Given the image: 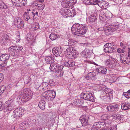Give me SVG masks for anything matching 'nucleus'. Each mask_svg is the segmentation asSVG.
Segmentation results:
<instances>
[{
  "label": "nucleus",
  "instance_id": "nucleus-1",
  "mask_svg": "<svg viewBox=\"0 0 130 130\" xmlns=\"http://www.w3.org/2000/svg\"><path fill=\"white\" fill-rule=\"evenodd\" d=\"M32 93L29 89H26L23 92L19 91L17 98L18 102H24L30 100L32 97Z\"/></svg>",
  "mask_w": 130,
  "mask_h": 130
},
{
  "label": "nucleus",
  "instance_id": "nucleus-2",
  "mask_svg": "<svg viewBox=\"0 0 130 130\" xmlns=\"http://www.w3.org/2000/svg\"><path fill=\"white\" fill-rule=\"evenodd\" d=\"M86 26L79 23L75 24L72 27L71 30L74 35H78V36L83 35L86 33L87 29Z\"/></svg>",
  "mask_w": 130,
  "mask_h": 130
},
{
  "label": "nucleus",
  "instance_id": "nucleus-3",
  "mask_svg": "<svg viewBox=\"0 0 130 130\" xmlns=\"http://www.w3.org/2000/svg\"><path fill=\"white\" fill-rule=\"evenodd\" d=\"M122 116L118 115L113 113L112 115L105 114L101 116V118L103 120H106L105 122L108 124H110L113 119H115L117 120H120L123 118Z\"/></svg>",
  "mask_w": 130,
  "mask_h": 130
},
{
  "label": "nucleus",
  "instance_id": "nucleus-4",
  "mask_svg": "<svg viewBox=\"0 0 130 130\" xmlns=\"http://www.w3.org/2000/svg\"><path fill=\"white\" fill-rule=\"evenodd\" d=\"M22 49V46L20 45L12 46L9 48L8 51L12 56L16 58L19 56V52L21 51Z\"/></svg>",
  "mask_w": 130,
  "mask_h": 130
},
{
  "label": "nucleus",
  "instance_id": "nucleus-5",
  "mask_svg": "<svg viewBox=\"0 0 130 130\" xmlns=\"http://www.w3.org/2000/svg\"><path fill=\"white\" fill-rule=\"evenodd\" d=\"M66 51L68 55H69V57L71 59H75L77 58L78 55V53L73 47H69L67 48Z\"/></svg>",
  "mask_w": 130,
  "mask_h": 130
},
{
  "label": "nucleus",
  "instance_id": "nucleus-6",
  "mask_svg": "<svg viewBox=\"0 0 130 130\" xmlns=\"http://www.w3.org/2000/svg\"><path fill=\"white\" fill-rule=\"evenodd\" d=\"M105 64L110 68L115 69L118 65L116 59L113 58H111L107 60L105 62Z\"/></svg>",
  "mask_w": 130,
  "mask_h": 130
},
{
  "label": "nucleus",
  "instance_id": "nucleus-7",
  "mask_svg": "<svg viewBox=\"0 0 130 130\" xmlns=\"http://www.w3.org/2000/svg\"><path fill=\"white\" fill-rule=\"evenodd\" d=\"M118 28V26L115 25L106 26L101 28H99L98 30L99 31L104 30V31L108 32H113L117 30Z\"/></svg>",
  "mask_w": 130,
  "mask_h": 130
},
{
  "label": "nucleus",
  "instance_id": "nucleus-8",
  "mask_svg": "<svg viewBox=\"0 0 130 130\" xmlns=\"http://www.w3.org/2000/svg\"><path fill=\"white\" fill-rule=\"evenodd\" d=\"M83 98L85 100L94 102L95 98L93 94L88 91H84L82 93Z\"/></svg>",
  "mask_w": 130,
  "mask_h": 130
},
{
  "label": "nucleus",
  "instance_id": "nucleus-9",
  "mask_svg": "<svg viewBox=\"0 0 130 130\" xmlns=\"http://www.w3.org/2000/svg\"><path fill=\"white\" fill-rule=\"evenodd\" d=\"M120 61L121 62L126 64L130 62V48H128V55L122 54L120 56Z\"/></svg>",
  "mask_w": 130,
  "mask_h": 130
},
{
  "label": "nucleus",
  "instance_id": "nucleus-10",
  "mask_svg": "<svg viewBox=\"0 0 130 130\" xmlns=\"http://www.w3.org/2000/svg\"><path fill=\"white\" fill-rule=\"evenodd\" d=\"M113 96V90L108 88L104 89L102 91L101 98L106 99L108 97H112Z\"/></svg>",
  "mask_w": 130,
  "mask_h": 130
},
{
  "label": "nucleus",
  "instance_id": "nucleus-11",
  "mask_svg": "<svg viewBox=\"0 0 130 130\" xmlns=\"http://www.w3.org/2000/svg\"><path fill=\"white\" fill-rule=\"evenodd\" d=\"M103 120L105 121L104 122H98L94 123L92 127L91 130H98L101 127L102 128H103L105 125H106V124H108L106 123V120Z\"/></svg>",
  "mask_w": 130,
  "mask_h": 130
},
{
  "label": "nucleus",
  "instance_id": "nucleus-12",
  "mask_svg": "<svg viewBox=\"0 0 130 130\" xmlns=\"http://www.w3.org/2000/svg\"><path fill=\"white\" fill-rule=\"evenodd\" d=\"M13 99H9L5 102L6 107L5 108L7 111H9L13 110L15 108V106L13 104Z\"/></svg>",
  "mask_w": 130,
  "mask_h": 130
},
{
  "label": "nucleus",
  "instance_id": "nucleus-13",
  "mask_svg": "<svg viewBox=\"0 0 130 130\" xmlns=\"http://www.w3.org/2000/svg\"><path fill=\"white\" fill-rule=\"evenodd\" d=\"M106 12L108 14V15L104 12V11H101L100 12L99 17L101 20L104 21V19L107 18L110 19L112 17L113 15L111 13L108 11Z\"/></svg>",
  "mask_w": 130,
  "mask_h": 130
},
{
  "label": "nucleus",
  "instance_id": "nucleus-14",
  "mask_svg": "<svg viewBox=\"0 0 130 130\" xmlns=\"http://www.w3.org/2000/svg\"><path fill=\"white\" fill-rule=\"evenodd\" d=\"M113 45L112 43H106L104 46V51L106 53L112 52L113 50L114 49V47H112Z\"/></svg>",
  "mask_w": 130,
  "mask_h": 130
},
{
  "label": "nucleus",
  "instance_id": "nucleus-15",
  "mask_svg": "<svg viewBox=\"0 0 130 130\" xmlns=\"http://www.w3.org/2000/svg\"><path fill=\"white\" fill-rule=\"evenodd\" d=\"M88 117L87 116L83 115L80 118L79 120L83 126L87 125L88 124Z\"/></svg>",
  "mask_w": 130,
  "mask_h": 130
},
{
  "label": "nucleus",
  "instance_id": "nucleus-16",
  "mask_svg": "<svg viewBox=\"0 0 130 130\" xmlns=\"http://www.w3.org/2000/svg\"><path fill=\"white\" fill-rule=\"evenodd\" d=\"M14 23L18 25V26L20 27V28L22 29L24 26V22L20 18L17 17L14 19Z\"/></svg>",
  "mask_w": 130,
  "mask_h": 130
},
{
  "label": "nucleus",
  "instance_id": "nucleus-17",
  "mask_svg": "<svg viewBox=\"0 0 130 130\" xmlns=\"http://www.w3.org/2000/svg\"><path fill=\"white\" fill-rule=\"evenodd\" d=\"M15 2H16V4H13L14 6H23L26 5L27 0H15Z\"/></svg>",
  "mask_w": 130,
  "mask_h": 130
},
{
  "label": "nucleus",
  "instance_id": "nucleus-18",
  "mask_svg": "<svg viewBox=\"0 0 130 130\" xmlns=\"http://www.w3.org/2000/svg\"><path fill=\"white\" fill-rule=\"evenodd\" d=\"M63 67L62 65L60 66L58 69L55 71V74L57 76L60 77L62 76L63 73V71L62 70Z\"/></svg>",
  "mask_w": 130,
  "mask_h": 130
},
{
  "label": "nucleus",
  "instance_id": "nucleus-19",
  "mask_svg": "<svg viewBox=\"0 0 130 130\" xmlns=\"http://www.w3.org/2000/svg\"><path fill=\"white\" fill-rule=\"evenodd\" d=\"M96 70L99 73L102 74H104L106 73L107 69L105 67L98 66L96 68Z\"/></svg>",
  "mask_w": 130,
  "mask_h": 130
},
{
  "label": "nucleus",
  "instance_id": "nucleus-20",
  "mask_svg": "<svg viewBox=\"0 0 130 130\" xmlns=\"http://www.w3.org/2000/svg\"><path fill=\"white\" fill-rule=\"evenodd\" d=\"M36 3L34 2V5L35 6L37 9L39 10H43L44 8L45 5L43 3Z\"/></svg>",
  "mask_w": 130,
  "mask_h": 130
},
{
  "label": "nucleus",
  "instance_id": "nucleus-21",
  "mask_svg": "<svg viewBox=\"0 0 130 130\" xmlns=\"http://www.w3.org/2000/svg\"><path fill=\"white\" fill-rule=\"evenodd\" d=\"M61 48L60 47H56L53 48L52 52L53 55L56 57L59 56L61 53Z\"/></svg>",
  "mask_w": 130,
  "mask_h": 130
},
{
  "label": "nucleus",
  "instance_id": "nucleus-22",
  "mask_svg": "<svg viewBox=\"0 0 130 130\" xmlns=\"http://www.w3.org/2000/svg\"><path fill=\"white\" fill-rule=\"evenodd\" d=\"M59 66L56 62L50 64V69L51 71L55 72L58 69Z\"/></svg>",
  "mask_w": 130,
  "mask_h": 130
},
{
  "label": "nucleus",
  "instance_id": "nucleus-23",
  "mask_svg": "<svg viewBox=\"0 0 130 130\" xmlns=\"http://www.w3.org/2000/svg\"><path fill=\"white\" fill-rule=\"evenodd\" d=\"M82 56L87 58H89L91 56V53L89 50H85L81 53Z\"/></svg>",
  "mask_w": 130,
  "mask_h": 130
},
{
  "label": "nucleus",
  "instance_id": "nucleus-24",
  "mask_svg": "<svg viewBox=\"0 0 130 130\" xmlns=\"http://www.w3.org/2000/svg\"><path fill=\"white\" fill-rule=\"evenodd\" d=\"M118 107L117 105H110L107 106L106 108L107 110L108 111H115L117 109Z\"/></svg>",
  "mask_w": 130,
  "mask_h": 130
},
{
  "label": "nucleus",
  "instance_id": "nucleus-25",
  "mask_svg": "<svg viewBox=\"0 0 130 130\" xmlns=\"http://www.w3.org/2000/svg\"><path fill=\"white\" fill-rule=\"evenodd\" d=\"M28 14H28L27 12H25L23 15V18L26 21H28V23L29 24H30L33 22V19L30 18V16L28 15Z\"/></svg>",
  "mask_w": 130,
  "mask_h": 130
},
{
  "label": "nucleus",
  "instance_id": "nucleus-26",
  "mask_svg": "<svg viewBox=\"0 0 130 130\" xmlns=\"http://www.w3.org/2000/svg\"><path fill=\"white\" fill-rule=\"evenodd\" d=\"M60 12L64 18H66L69 17L68 15L69 13L68 8L62 9L60 11Z\"/></svg>",
  "mask_w": 130,
  "mask_h": 130
},
{
  "label": "nucleus",
  "instance_id": "nucleus-27",
  "mask_svg": "<svg viewBox=\"0 0 130 130\" xmlns=\"http://www.w3.org/2000/svg\"><path fill=\"white\" fill-rule=\"evenodd\" d=\"M19 109L18 108L15 109L13 112L12 115L13 118H17L23 115V113H20L18 112Z\"/></svg>",
  "mask_w": 130,
  "mask_h": 130
},
{
  "label": "nucleus",
  "instance_id": "nucleus-28",
  "mask_svg": "<svg viewBox=\"0 0 130 130\" xmlns=\"http://www.w3.org/2000/svg\"><path fill=\"white\" fill-rule=\"evenodd\" d=\"M69 14L68 15H69V17H74L76 14V13L74 10V8H73V7H70L68 8Z\"/></svg>",
  "mask_w": 130,
  "mask_h": 130
},
{
  "label": "nucleus",
  "instance_id": "nucleus-29",
  "mask_svg": "<svg viewBox=\"0 0 130 130\" xmlns=\"http://www.w3.org/2000/svg\"><path fill=\"white\" fill-rule=\"evenodd\" d=\"M96 76V74L94 72L88 73L86 76V78L87 80L93 79Z\"/></svg>",
  "mask_w": 130,
  "mask_h": 130
},
{
  "label": "nucleus",
  "instance_id": "nucleus-30",
  "mask_svg": "<svg viewBox=\"0 0 130 130\" xmlns=\"http://www.w3.org/2000/svg\"><path fill=\"white\" fill-rule=\"evenodd\" d=\"M49 92H50L49 94V96L47 98L48 99L52 100L55 98L56 96V92L54 90H49Z\"/></svg>",
  "mask_w": 130,
  "mask_h": 130
},
{
  "label": "nucleus",
  "instance_id": "nucleus-31",
  "mask_svg": "<svg viewBox=\"0 0 130 130\" xmlns=\"http://www.w3.org/2000/svg\"><path fill=\"white\" fill-rule=\"evenodd\" d=\"M108 3L106 2L101 1L100 4H99V6L103 9H106L108 7Z\"/></svg>",
  "mask_w": 130,
  "mask_h": 130
},
{
  "label": "nucleus",
  "instance_id": "nucleus-32",
  "mask_svg": "<svg viewBox=\"0 0 130 130\" xmlns=\"http://www.w3.org/2000/svg\"><path fill=\"white\" fill-rule=\"evenodd\" d=\"M62 3V6L63 7L67 8L68 7L69 8L70 6L71 5L70 2H68V0H63Z\"/></svg>",
  "mask_w": 130,
  "mask_h": 130
},
{
  "label": "nucleus",
  "instance_id": "nucleus-33",
  "mask_svg": "<svg viewBox=\"0 0 130 130\" xmlns=\"http://www.w3.org/2000/svg\"><path fill=\"white\" fill-rule=\"evenodd\" d=\"M10 55L8 54H4L2 55L0 57V60L2 61H5L8 59Z\"/></svg>",
  "mask_w": 130,
  "mask_h": 130
},
{
  "label": "nucleus",
  "instance_id": "nucleus-34",
  "mask_svg": "<svg viewBox=\"0 0 130 130\" xmlns=\"http://www.w3.org/2000/svg\"><path fill=\"white\" fill-rule=\"evenodd\" d=\"M50 85L48 84L46 82H43L39 86V88L43 90H46L48 89Z\"/></svg>",
  "mask_w": 130,
  "mask_h": 130
},
{
  "label": "nucleus",
  "instance_id": "nucleus-35",
  "mask_svg": "<svg viewBox=\"0 0 130 130\" xmlns=\"http://www.w3.org/2000/svg\"><path fill=\"white\" fill-rule=\"evenodd\" d=\"M54 58L50 56H47L45 58V61L47 64H51L54 61Z\"/></svg>",
  "mask_w": 130,
  "mask_h": 130
},
{
  "label": "nucleus",
  "instance_id": "nucleus-36",
  "mask_svg": "<svg viewBox=\"0 0 130 130\" xmlns=\"http://www.w3.org/2000/svg\"><path fill=\"white\" fill-rule=\"evenodd\" d=\"M74 105H77L81 106L83 105L84 103L83 100L80 99H76L74 102Z\"/></svg>",
  "mask_w": 130,
  "mask_h": 130
},
{
  "label": "nucleus",
  "instance_id": "nucleus-37",
  "mask_svg": "<svg viewBox=\"0 0 130 130\" xmlns=\"http://www.w3.org/2000/svg\"><path fill=\"white\" fill-rule=\"evenodd\" d=\"M45 101L43 100L40 101L38 104L39 108L42 110L44 109L45 108Z\"/></svg>",
  "mask_w": 130,
  "mask_h": 130
},
{
  "label": "nucleus",
  "instance_id": "nucleus-38",
  "mask_svg": "<svg viewBox=\"0 0 130 130\" xmlns=\"http://www.w3.org/2000/svg\"><path fill=\"white\" fill-rule=\"evenodd\" d=\"M8 39V36L6 34H4L1 40V43L4 45H5Z\"/></svg>",
  "mask_w": 130,
  "mask_h": 130
},
{
  "label": "nucleus",
  "instance_id": "nucleus-39",
  "mask_svg": "<svg viewBox=\"0 0 130 130\" xmlns=\"http://www.w3.org/2000/svg\"><path fill=\"white\" fill-rule=\"evenodd\" d=\"M130 108V104L124 103L121 105V108L124 110H126Z\"/></svg>",
  "mask_w": 130,
  "mask_h": 130
},
{
  "label": "nucleus",
  "instance_id": "nucleus-40",
  "mask_svg": "<svg viewBox=\"0 0 130 130\" xmlns=\"http://www.w3.org/2000/svg\"><path fill=\"white\" fill-rule=\"evenodd\" d=\"M20 127L22 128L23 127V129H26L27 128V127L28 126V124L27 121H24L22 122L19 124Z\"/></svg>",
  "mask_w": 130,
  "mask_h": 130
},
{
  "label": "nucleus",
  "instance_id": "nucleus-41",
  "mask_svg": "<svg viewBox=\"0 0 130 130\" xmlns=\"http://www.w3.org/2000/svg\"><path fill=\"white\" fill-rule=\"evenodd\" d=\"M76 41L72 39H69L68 41V45L74 46L76 43Z\"/></svg>",
  "mask_w": 130,
  "mask_h": 130
},
{
  "label": "nucleus",
  "instance_id": "nucleus-42",
  "mask_svg": "<svg viewBox=\"0 0 130 130\" xmlns=\"http://www.w3.org/2000/svg\"><path fill=\"white\" fill-rule=\"evenodd\" d=\"M32 28L34 30H36L39 28V24L36 22H34L32 25Z\"/></svg>",
  "mask_w": 130,
  "mask_h": 130
},
{
  "label": "nucleus",
  "instance_id": "nucleus-43",
  "mask_svg": "<svg viewBox=\"0 0 130 130\" xmlns=\"http://www.w3.org/2000/svg\"><path fill=\"white\" fill-rule=\"evenodd\" d=\"M1 3L0 4V8L1 9H8V6L5 4L2 1H1Z\"/></svg>",
  "mask_w": 130,
  "mask_h": 130
},
{
  "label": "nucleus",
  "instance_id": "nucleus-44",
  "mask_svg": "<svg viewBox=\"0 0 130 130\" xmlns=\"http://www.w3.org/2000/svg\"><path fill=\"white\" fill-rule=\"evenodd\" d=\"M31 14L33 15V19H32L33 20L38 16V12L35 10H32V11L31 12Z\"/></svg>",
  "mask_w": 130,
  "mask_h": 130
},
{
  "label": "nucleus",
  "instance_id": "nucleus-45",
  "mask_svg": "<svg viewBox=\"0 0 130 130\" xmlns=\"http://www.w3.org/2000/svg\"><path fill=\"white\" fill-rule=\"evenodd\" d=\"M58 37V35L56 34H51L50 36V38L52 40H55Z\"/></svg>",
  "mask_w": 130,
  "mask_h": 130
},
{
  "label": "nucleus",
  "instance_id": "nucleus-46",
  "mask_svg": "<svg viewBox=\"0 0 130 130\" xmlns=\"http://www.w3.org/2000/svg\"><path fill=\"white\" fill-rule=\"evenodd\" d=\"M27 39L28 40H29L33 39L34 36V35L32 33H29L27 34Z\"/></svg>",
  "mask_w": 130,
  "mask_h": 130
},
{
  "label": "nucleus",
  "instance_id": "nucleus-47",
  "mask_svg": "<svg viewBox=\"0 0 130 130\" xmlns=\"http://www.w3.org/2000/svg\"><path fill=\"white\" fill-rule=\"evenodd\" d=\"M123 95L127 98H130V90L127 91L123 93Z\"/></svg>",
  "mask_w": 130,
  "mask_h": 130
},
{
  "label": "nucleus",
  "instance_id": "nucleus-48",
  "mask_svg": "<svg viewBox=\"0 0 130 130\" xmlns=\"http://www.w3.org/2000/svg\"><path fill=\"white\" fill-rule=\"evenodd\" d=\"M89 19V20L90 22V23L92 24V23H93V22H95L97 18L95 17L94 16V17H93L91 18V17H89L87 18V19Z\"/></svg>",
  "mask_w": 130,
  "mask_h": 130
},
{
  "label": "nucleus",
  "instance_id": "nucleus-49",
  "mask_svg": "<svg viewBox=\"0 0 130 130\" xmlns=\"http://www.w3.org/2000/svg\"><path fill=\"white\" fill-rule=\"evenodd\" d=\"M6 87L4 85L1 86L0 87V95L4 92L6 89Z\"/></svg>",
  "mask_w": 130,
  "mask_h": 130
},
{
  "label": "nucleus",
  "instance_id": "nucleus-50",
  "mask_svg": "<svg viewBox=\"0 0 130 130\" xmlns=\"http://www.w3.org/2000/svg\"><path fill=\"white\" fill-rule=\"evenodd\" d=\"M84 3L87 5H92V0H84Z\"/></svg>",
  "mask_w": 130,
  "mask_h": 130
},
{
  "label": "nucleus",
  "instance_id": "nucleus-51",
  "mask_svg": "<svg viewBox=\"0 0 130 130\" xmlns=\"http://www.w3.org/2000/svg\"><path fill=\"white\" fill-rule=\"evenodd\" d=\"M92 5H98L99 6V4H100L101 1L99 0H92Z\"/></svg>",
  "mask_w": 130,
  "mask_h": 130
},
{
  "label": "nucleus",
  "instance_id": "nucleus-52",
  "mask_svg": "<svg viewBox=\"0 0 130 130\" xmlns=\"http://www.w3.org/2000/svg\"><path fill=\"white\" fill-rule=\"evenodd\" d=\"M50 92H48V90H47L43 93L42 95L45 98H47L48 96H48H49V94L50 93Z\"/></svg>",
  "mask_w": 130,
  "mask_h": 130
},
{
  "label": "nucleus",
  "instance_id": "nucleus-53",
  "mask_svg": "<svg viewBox=\"0 0 130 130\" xmlns=\"http://www.w3.org/2000/svg\"><path fill=\"white\" fill-rule=\"evenodd\" d=\"M96 12H95V11H94L93 12H91V14H90V17H91V18L93 17H94V15H95V17H96V16H97V15L96 13Z\"/></svg>",
  "mask_w": 130,
  "mask_h": 130
},
{
  "label": "nucleus",
  "instance_id": "nucleus-54",
  "mask_svg": "<svg viewBox=\"0 0 130 130\" xmlns=\"http://www.w3.org/2000/svg\"><path fill=\"white\" fill-rule=\"evenodd\" d=\"M69 62L70 67H73L75 65L74 62L72 60H69Z\"/></svg>",
  "mask_w": 130,
  "mask_h": 130
},
{
  "label": "nucleus",
  "instance_id": "nucleus-55",
  "mask_svg": "<svg viewBox=\"0 0 130 130\" xmlns=\"http://www.w3.org/2000/svg\"><path fill=\"white\" fill-rule=\"evenodd\" d=\"M4 105L2 103L0 102V111L5 109V108H4Z\"/></svg>",
  "mask_w": 130,
  "mask_h": 130
},
{
  "label": "nucleus",
  "instance_id": "nucleus-56",
  "mask_svg": "<svg viewBox=\"0 0 130 130\" xmlns=\"http://www.w3.org/2000/svg\"><path fill=\"white\" fill-rule=\"evenodd\" d=\"M21 40L20 36V35L17 36L15 39V41L16 43L19 42Z\"/></svg>",
  "mask_w": 130,
  "mask_h": 130
},
{
  "label": "nucleus",
  "instance_id": "nucleus-57",
  "mask_svg": "<svg viewBox=\"0 0 130 130\" xmlns=\"http://www.w3.org/2000/svg\"><path fill=\"white\" fill-rule=\"evenodd\" d=\"M24 110L23 108H22L21 107H20L19 108V112L20 113H23V115H24Z\"/></svg>",
  "mask_w": 130,
  "mask_h": 130
},
{
  "label": "nucleus",
  "instance_id": "nucleus-58",
  "mask_svg": "<svg viewBox=\"0 0 130 130\" xmlns=\"http://www.w3.org/2000/svg\"><path fill=\"white\" fill-rule=\"evenodd\" d=\"M68 2H70V4H71V3L72 5L74 4L77 2L76 0H68Z\"/></svg>",
  "mask_w": 130,
  "mask_h": 130
},
{
  "label": "nucleus",
  "instance_id": "nucleus-59",
  "mask_svg": "<svg viewBox=\"0 0 130 130\" xmlns=\"http://www.w3.org/2000/svg\"><path fill=\"white\" fill-rule=\"evenodd\" d=\"M3 63L0 64V65L1 67L2 68L6 66L7 63V61H3Z\"/></svg>",
  "mask_w": 130,
  "mask_h": 130
},
{
  "label": "nucleus",
  "instance_id": "nucleus-60",
  "mask_svg": "<svg viewBox=\"0 0 130 130\" xmlns=\"http://www.w3.org/2000/svg\"><path fill=\"white\" fill-rule=\"evenodd\" d=\"M4 78V76L2 73H0V83L1 82Z\"/></svg>",
  "mask_w": 130,
  "mask_h": 130
},
{
  "label": "nucleus",
  "instance_id": "nucleus-61",
  "mask_svg": "<svg viewBox=\"0 0 130 130\" xmlns=\"http://www.w3.org/2000/svg\"><path fill=\"white\" fill-rule=\"evenodd\" d=\"M104 86L102 84L98 85V88L102 90H103V88H104Z\"/></svg>",
  "mask_w": 130,
  "mask_h": 130
},
{
  "label": "nucleus",
  "instance_id": "nucleus-62",
  "mask_svg": "<svg viewBox=\"0 0 130 130\" xmlns=\"http://www.w3.org/2000/svg\"><path fill=\"white\" fill-rule=\"evenodd\" d=\"M64 66H66V67H70V66H69V60L68 61H65L64 63Z\"/></svg>",
  "mask_w": 130,
  "mask_h": 130
},
{
  "label": "nucleus",
  "instance_id": "nucleus-63",
  "mask_svg": "<svg viewBox=\"0 0 130 130\" xmlns=\"http://www.w3.org/2000/svg\"><path fill=\"white\" fill-rule=\"evenodd\" d=\"M117 51L119 53H124V50L123 49L120 48L118 49Z\"/></svg>",
  "mask_w": 130,
  "mask_h": 130
},
{
  "label": "nucleus",
  "instance_id": "nucleus-64",
  "mask_svg": "<svg viewBox=\"0 0 130 130\" xmlns=\"http://www.w3.org/2000/svg\"><path fill=\"white\" fill-rule=\"evenodd\" d=\"M32 11V10H30L29 9H27V12L28 14H31V12Z\"/></svg>",
  "mask_w": 130,
  "mask_h": 130
}]
</instances>
